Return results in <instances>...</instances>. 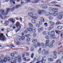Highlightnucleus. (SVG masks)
Instances as JSON below:
<instances>
[{"label":"nucleus","instance_id":"nucleus-1","mask_svg":"<svg viewBox=\"0 0 63 63\" xmlns=\"http://www.w3.org/2000/svg\"><path fill=\"white\" fill-rule=\"evenodd\" d=\"M10 10V8H6V12L5 13H4L5 10H2L1 12V15H7L8 14V12Z\"/></svg>","mask_w":63,"mask_h":63},{"label":"nucleus","instance_id":"nucleus-2","mask_svg":"<svg viewBox=\"0 0 63 63\" xmlns=\"http://www.w3.org/2000/svg\"><path fill=\"white\" fill-rule=\"evenodd\" d=\"M6 37H5V36L3 34H1L0 35V40L3 41H5L6 40Z\"/></svg>","mask_w":63,"mask_h":63},{"label":"nucleus","instance_id":"nucleus-3","mask_svg":"<svg viewBox=\"0 0 63 63\" xmlns=\"http://www.w3.org/2000/svg\"><path fill=\"white\" fill-rule=\"evenodd\" d=\"M7 60V61H10V58L8 57L7 59V57H5L4 58V62H6Z\"/></svg>","mask_w":63,"mask_h":63},{"label":"nucleus","instance_id":"nucleus-4","mask_svg":"<svg viewBox=\"0 0 63 63\" xmlns=\"http://www.w3.org/2000/svg\"><path fill=\"white\" fill-rule=\"evenodd\" d=\"M17 60L19 62H21V56L20 55H18L17 57Z\"/></svg>","mask_w":63,"mask_h":63},{"label":"nucleus","instance_id":"nucleus-5","mask_svg":"<svg viewBox=\"0 0 63 63\" xmlns=\"http://www.w3.org/2000/svg\"><path fill=\"white\" fill-rule=\"evenodd\" d=\"M49 23H50V24H51V25L50 26V28H52L53 27V25L54 24V22H52L51 21H49Z\"/></svg>","mask_w":63,"mask_h":63},{"label":"nucleus","instance_id":"nucleus-6","mask_svg":"<svg viewBox=\"0 0 63 63\" xmlns=\"http://www.w3.org/2000/svg\"><path fill=\"white\" fill-rule=\"evenodd\" d=\"M16 26H18V27H19L20 28H21V26L20 25V23L18 22H17L16 24Z\"/></svg>","mask_w":63,"mask_h":63},{"label":"nucleus","instance_id":"nucleus-7","mask_svg":"<svg viewBox=\"0 0 63 63\" xmlns=\"http://www.w3.org/2000/svg\"><path fill=\"white\" fill-rule=\"evenodd\" d=\"M38 14L40 15L43 14V11L42 10H40L38 12Z\"/></svg>","mask_w":63,"mask_h":63},{"label":"nucleus","instance_id":"nucleus-8","mask_svg":"<svg viewBox=\"0 0 63 63\" xmlns=\"http://www.w3.org/2000/svg\"><path fill=\"white\" fill-rule=\"evenodd\" d=\"M41 7L43 9H47V7L45 5H42L41 6Z\"/></svg>","mask_w":63,"mask_h":63},{"label":"nucleus","instance_id":"nucleus-9","mask_svg":"<svg viewBox=\"0 0 63 63\" xmlns=\"http://www.w3.org/2000/svg\"><path fill=\"white\" fill-rule=\"evenodd\" d=\"M52 14L49 13V12H46L44 13V15L46 16H49L50 15H52Z\"/></svg>","mask_w":63,"mask_h":63},{"label":"nucleus","instance_id":"nucleus-10","mask_svg":"<svg viewBox=\"0 0 63 63\" xmlns=\"http://www.w3.org/2000/svg\"><path fill=\"white\" fill-rule=\"evenodd\" d=\"M0 17L2 19H6L7 18V16H5L4 18H3V16L1 15V14H0Z\"/></svg>","mask_w":63,"mask_h":63},{"label":"nucleus","instance_id":"nucleus-11","mask_svg":"<svg viewBox=\"0 0 63 63\" xmlns=\"http://www.w3.org/2000/svg\"><path fill=\"white\" fill-rule=\"evenodd\" d=\"M55 32L54 31H52L50 33L51 35L52 36H54L55 35Z\"/></svg>","mask_w":63,"mask_h":63},{"label":"nucleus","instance_id":"nucleus-12","mask_svg":"<svg viewBox=\"0 0 63 63\" xmlns=\"http://www.w3.org/2000/svg\"><path fill=\"white\" fill-rule=\"evenodd\" d=\"M48 46L49 47H53V44L52 43H50L48 44Z\"/></svg>","mask_w":63,"mask_h":63},{"label":"nucleus","instance_id":"nucleus-13","mask_svg":"<svg viewBox=\"0 0 63 63\" xmlns=\"http://www.w3.org/2000/svg\"><path fill=\"white\" fill-rule=\"evenodd\" d=\"M58 14V11H55L53 13V15L54 16H56Z\"/></svg>","mask_w":63,"mask_h":63},{"label":"nucleus","instance_id":"nucleus-14","mask_svg":"<svg viewBox=\"0 0 63 63\" xmlns=\"http://www.w3.org/2000/svg\"><path fill=\"white\" fill-rule=\"evenodd\" d=\"M49 40H46V46H48V43H49Z\"/></svg>","mask_w":63,"mask_h":63},{"label":"nucleus","instance_id":"nucleus-15","mask_svg":"<svg viewBox=\"0 0 63 63\" xmlns=\"http://www.w3.org/2000/svg\"><path fill=\"white\" fill-rule=\"evenodd\" d=\"M40 20L41 22H44V19L43 17H41L40 18Z\"/></svg>","mask_w":63,"mask_h":63},{"label":"nucleus","instance_id":"nucleus-16","mask_svg":"<svg viewBox=\"0 0 63 63\" xmlns=\"http://www.w3.org/2000/svg\"><path fill=\"white\" fill-rule=\"evenodd\" d=\"M47 60L48 61H50V62H52L53 60V59L51 58H48L47 59Z\"/></svg>","mask_w":63,"mask_h":63},{"label":"nucleus","instance_id":"nucleus-17","mask_svg":"<svg viewBox=\"0 0 63 63\" xmlns=\"http://www.w3.org/2000/svg\"><path fill=\"white\" fill-rule=\"evenodd\" d=\"M42 54L43 55H44L45 54V53H46V50L44 49L42 51Z\"/></svg>","mask_w":63,"mask_h":63},{"label":"nucleus","instance_id":"nucleus-18","mask_svg":"<svg viewBox=\"0 0 63 63\" xmlns=\"http://www.w3.org/2000/svg\"><path fill=\"white\" fill-rule=\"evenodd\" d=\"M28 16H33V14L32 13H28Z\"/></svg>","mask_w":63,"mask_h":63},{"label":"nucleus","instance_id":"nucleus-19","mask_svg":"<svg viewBox=\"0 0 63 63\" xmlns=\"http://www.w3.org/2000/svg\"><path fill=\"white\" fill-rule=\"evenodd\" d=\"M37 42V39H34L32 40V43H35Z\"/></svg>","mask_w":63,"mask_h":63},{"label":"nucleus","instance_id":"nucleus-20","mask_svg":"<svg viewBox=\"0 0 63 63\" xmlns=\"http://www.w3.org/2000/svg\"><path fill=\"white\" fill-rule=\"evenodd\" d=\"M63 16L62 15H59L58 17V18L59 19H61L62 18Z\"/></svg>","mask_w":63,"mask_h":63},{"label":"nucleus","instance_id":"nucleus-21","mask_svg":"<svg viewBox=\"0 0 63 63\" xmlns=\"http://www.w3.org/2000/svg\"><path fill=\"white\" fill-rule=\"evenodd\" d=\"M62 28V26H59L57 27V29L58 30H61Z\"/></svg>","mask_w":63,"mask_h":63},{"label":"nucleus","instance_id":"nucleus-22","mask_svg":"<svg viewBox=\"0 0 63 63\" xmlns=\"http://www.w3.org/2000/svg\"><path fill=\"white\" fill-rule=\"evenodd\" d=\"M27 29L28 31H30V32H31V31H32V28H27Z\"/></svg>","mask_w":63,"mask_h":63},{"label":"nucleus","instance_id":"nucleus-23","mask_svg":"<svg viewBox=\"0 0 63 63\" xmlns=\"http://www.w3.org/2000/svg\"><path fill=\"white\" fill-rule=\"evenodd\" d=\"M29 26L30 27H33V25L31 23H29Z\"/></svg>","mask_w":63,"mask_h":63},{"label":"nucleus","instance_id":"nucleus-24","mask_svg":"<svg viewBox=\"0 0 63 63\" xmlns=\"http://www.w3.org/2000/svg\"><path fill=\"white\" fill-rule=\"evenodd\" d=\"M32 23H36V21L34 19H32Z\"/></svg>","mask_w":63,"mask_h":63},{"label":"nucleus","instance_id":"nucleus-25","mask_svg":"<svg viewBox=\"0 0 63 63\" xmlns=\"http://www.w3.org/2000/svg\"><path fill=\"white\" fill-rule=\"evenodd\" d=\"M43 35H46L47 34V32L46 31H44L42 33Z\"/></svg>","mask_w":63,"mask_h":63},{"label":"nucleus","instance_id":"nucleus-26","mask_svg":"<svg viewBox=\"0 0 63 63\" xmlns=\"http://www.w3.org/2000/svg\"><path fill=\"white\" fill-rule=\"evenodd\" d=\"M49 11H52V12H53V8L51 7L49 8Z\"/></svg>","mask_w":63,"mask_h":63},{"label":"nucleus","instance_id":"nucleus-27","mask_svg":"<svg viewBox=\"0 0 63 63\" xmlns=\"http://www.w3.org/2000/svg\"><path fill=\"white\" fill-rule=\"evenodd\" d=\"M20 6V5H16V9H17Z\"/></svg>","mask_w":63,"mask_h":63},{"label":"nucleus","instance_id":"nucleus-28","mask_svg":"<svg viewBox=\"0 0 63 63\" xmlns=\"http://www.w3.org/2000/svg\"><path fill=\"white\" fill-rule=\"evenodd\" d=\"M44 61H46V59L44 60V59L43 58H42V60L41 61V62L42 63H45L44 62Z\"/></svg>","mask_w":63,"mask_h":63},{"label":"nucleus","instance_id":"nucleus-29","mask_svg":"<svg viewBox=\"0 0 63 63\" xmlns=\"http://www.w3.org/2000/svg\"><path fill=\"white\" fill-rule=\"evenodd\" d=\"M57 63H61V60H58L56 62Z\"/></svg>","mask_w":63,"mask_h":63},{"label":"nucleus","instance_id":"nucleus-30","mask_svg":"<svg viewBox=\"0 0 63 63\" xmlns=\"http://www.w3.org/2000/svg\"><path fill=\"white\" fill-rule=\"evenodd\" d=\"M31 11L32 13H34L35 12V10L33 9L32 8L31 9Z\"/></svg>","mask_w":63,"mask_h":63},{"label":"nucleus","instance_id":"nucleus-31","mask_svg":"<svg viewBox=\"0 0 63 63\" xmlns=\"http://www.w3.org/2000/svg\"><path fill=\"white\" fill-rule=\"evenodd\" d=\"M55 31L56 34H59L60 33V31L58 30H55Z\"/></svg>","mask_w":63,"mask_h":63},{"label":"nucleus","instance_id":"nucleus-32","mask_svg":"<svg viewBox=\"0 0 63 63\" xmlns=\"http://www.w3.org/2000/svg\"><path fill=\"white\" fill-rule=\"evenodd\" d=\"M21 39L22 40H23L25 39V37L24 36H21Z\"/></svg>","mask_w":63,"mask_h":63},{"label":"nucleus","instance_id":"nucleus-33","mask_svg":"<svg viewBox=\"0 0 63 63\" xmlns=\"http://www.w3.org/2000/svg\"><path fill=\"white\" fill-rule=\"evenodd\" d=\"M10 1L11 2H12L13 3L15 4V2L14 1H16V0H10Z\"/></svg>","mask_w":63,"mask_h":63},{"label":"nucleus","instance_id":"nucleus-34","mask_svg":"<svg viewBox=\"0 0 63 63\" xmlns=\"http://www.w3.org/2000/svg\"><path fill=\"white\" fill-rule=\"evenodd\" d=\"M25 53H26V56H29V55H30V54L29 53L26 52H25Z\"/></svg>","mask_w":63,"mask_h":63},{"label":"nucleus","instance_id":"nucleus-35","mask_svg":"<svg viewBox=\"0 0 63 63\" xmlns=\"http://www.w3.org/2000/svg\"><path fill=\"white\" fill-rule=\"evenodd\" d=\"M49 53V50H47L46 51V54H47Z\"/></svg>","mask_w":63,"mask_h":63},{"label":"nucleus","instance_id":"nucleus-36","mask_svg":"<svg viewBox=\"0 0 63 63\" xmlns=\"http://www.w3.org/2000/svg\"><path fill=\"white\" fill-rule=\"evenodd\" d=\"M11 55L12 57H14L15 56V54L14 53H11Z\"/></svg>","mask_w":63,"mask_h":63},{"label":"nucleus","instance_id":"nucleus-37","mask_svg":"<svg viewBox=\"0 0 63 63\" xmlns=\"http://www.w3.org/2000/svg\"><path fill=\"white\" fill-rule=\"evenodd\" d=\"M61 24V22H57L56 24V25H59V24Z\"/></svg>","mask_w":63,"mask_h":63},{"label":"nucleus","instance_id":"nucleus-38","mask_svg":"<svg viewBox=\"0 0 63 63\" xmlns=\"http://www.w3.org/2000/svg\"><path fill=\"white\" fill-rule=\"evenodd\" d=\"M3 25L4 26H7L8 25V23L5 22V23L3 24Z\"/></svg>","mask_w":63,"mask_h":63},{"label":"nucleus","instance_id":"nucleus-39","mask_svg":"<svg viewBox=\"0 0 63 63\" xmlns=\"http://www.w3.org/2000/svg\"><path fill=\"white\" fill-rule=\"evenodd\" d=\"M15 19H14L11 18V19H9L8 20L10 21H12L13 20H14Z\"/></svg>","mask_w":63,"mask_h":63},{"label":"nucleus","instance_id":"nucleus-40","mask_svg":"<svg viewBox=\"0 0 63 63\" xmlns=\"http://www.w3.org/2000/svg\"><path fill=\"white\" fill-rule=\"evenodd\" d=\"M53 54L54 55H56V54H57V52L56 51H54Z\"/></svg>","mask_w":63,"mask_h":63},{"label":"nucleus","instance_id":"nucleus-41","mask_svg":"<svg viewBox=\"0 0 63 63\" xmlns=\"http://www.w3.org/2000/svg\"><path fill=\"white\" fill-rule=\"evenodd\" d=\"M32 18H33V19H37V17L35 16H32L31 17Z\"/></svg>","mask_w":63,"mask_h":63},{"label":"nucleus","instance_id":"nucleus-42","mask_svg":"<svg viewBox=\"0 0 63 63\" xmlns=\"http://www.w3.org/2000/svg\"><path fill=\"white\" fill-rule=\"evenodd\" d=\"M51 3L53 4H56V2L55 1H52L51 2Z\"/></svg>","mask_w":63,"mask_h":63},{"label":"nucleus","instance_id":"nucleus-43","mask_svg":"<svg viewBox=\"0 0 63 63\" xmlns=\"http://www.w3.org/2000/svg\"><path fill=\"white\" fill-rule=\"evenodd\" d=\"M36 34L35 33H34L33 34V37H34V38H35V37H36Z\"/></svg>","mask_w":63,"mask_h":63},{"label":"nucleus","instance_id":"nucleus-44","mask_svg":"<svg viewBox=\"0 0 63 63\" xmlns=\"http://www.w3.org/2000/svg\"><path fill=\"white\" fill-rule=\"evenodd\" d=\"M30 38H27V42H29V41H30Z\"/></svg>","mask_w":63,"mask_h":63},{"label":"nucleus","instance_id":"nucleus-45","mask_svg":"<svg viewBox=\"0 0 63 63\" xmlns=\"http://www.w3.org/2000/svg\"><path fill=\"white\" fill-rule=\"evenodd\" d=\"M45 38L46 39H49V37L48 35H46L45 36Z\"/></svg>","mask_w":63,"mask_h":63},{"label":"nucleus","instance_id":"nucleus-46","mask_svg":"<svg viewBox=\"0 0 63 63\" xmlns=\"http://www.w3.org/2000/svg\"><path fill=\"white\" fill-rule=\"evenodd\" d=\"M41 49H42L41 48L39 49V53H41Z\"/></svg>","mask_w":63,"mask_h":63},{"label":"nucleus","instance_id":"nucleus-47","mask_svg":"<svg viewBox=\"0 0 63 63\" xmlns=\"http://www.w3.org/2000/svg\"><path fill=\"white\" fill-rule=\"evenodd\" d=\"M40 57L39 56L38 59H37V61H40Z\"/></svg>","mask_w":63,"mask_h":63},{"label":"nucleus","instance_id":"nucleus-48","mask_svg":"<svg viewBox=\"0 0 63 63\" xmlns=\"http://www.w3.org/2000/svg\"><path fill=\"white\" fill-rule=\"evenodd\" d=\"M49 19H50V20H51V19H53V18L51 16H49Z\"/></svg>","mask_w":63,"mask_h":63},{"label":"nucleus","instance_id":"nucleus-49","mask_svg":"<svg viewBox=\"0 0 63 63\" xmlns=\"http://www.w3.org/2000/svg\"><path fill=\"white\" fill-rule=\"evenodd\" d=\"M16 44L17 45H20V43L19 42H17L16 43Z\"/></svg>","mask_w":63,"mask_h":63},{"label":"nucleus","instance_id":"nucleus-50","mask_svg":"<svg viewBox=\"0 0 63 63\" xmlns=\"http://www.w3.org/2000/svg\"><path fill=\"white\" fill-rule=\"evenodd\" d=\"M59 14L61 16L63 15V12H60L59 13Z\"/></svg>","mask_w":63,"mask_h":63},{"label":"nucleus","instance_id":"nucleus-51","mask_svg":"<svg viewBox=\"0 0 63 63\" xmlns=\"http://www.w3.org/2000/svg\"><path fill=\"white\" fill-rule=\"evenodd\" d=\"M53 9L55 11H58V8H54Z\"/></svg>","mask_w":63,"mask_h":63},{"label":"nucleus","instance_id":"nucleus-52","mask_svg":"<svg viewBox=\"0 0 63 63\" xmlns=\"http://www.w3.org/2000/svg\"><path fill=\"white\" fill-rule=\"evenodd\" d=\"M42 47L43 48H45V47H46V46H45V44H44V45H43L42 46Z\"/></svg>","mask_w":63,"mask_h":63},{"label":"nucleus","instance_id":"nucleus-53","mask_svg":"<svg viewBox=\"0 0 63 63\" xmlns=\"http://www.w3.org/2000/svg\"><path fill=\"white\" fill-rule=\"evenodd\" d=\"M15 7H14L13 8H12L11 9V11H13L14 10V9H15Z\"/></svg>","mask_w":63,"mask_h":63},{"label":"nucleus","instance_id":"nucleus-54","mask_svg":"<svg viewBox=\"0 0 63 63\" xmlns=\"http://www.w3.org/2000/svg\"><path fill=\"white\" fill-rule=\"evenodd\" d=\"M30 60L29 59H28L26 60L25 61V62H28V61H30Z\"/></svg>","mask_w":63,"mask_h":63},{"label":"nucleus","instance_id":"nucleus-55","mask_svg":"<svg viewBox=\"0 0 63 63\" xmlns=\"http://www.w3.org/2000/svg\"><path fill=\"white\" fill-rule=\"evenodd\" d=\"M37 45L39 47L40 46V43L39 42H38L37 43Z\"/></svg>","mask_w":63,"mask_h":63},{"label":"nucleus","instance_id":"nucleus-56","mask_svg":"<svg viewBox=\"0 0 63 63\" xmlns=\"http://www.w3.org/2000/svg\"><path fill=\"white\" fill-rule=\"evenodd\" d=\"M36 26L37 27H39V25L38 24H36Z\"/></svg>","mask_w":63,"mask_h":63},{"label":"nucleus","instance_id":"nucleus-57","mask_svg":"<svg viewBox=\"0 0 63 63\" xmlns=\"http://www.w3.org/2000/svg\"><path fill=\"white\" fill-rule=\"evenodd\" d=\"M20 28H19L17 30V31H16V32L17 33V32H18V31H19V30H20Z\"/></svg>","mask_w":63,"mask_h":63},{"label":"nucleus","instance_id":"nucleus-58","mask_svg":"<svg viewBox=\"0 0 63 63\" xmlns=\"http://www.w3.org/2000/svg\"><path fill=\"white\" fill-rule=\"evenodd\" d=\"M36 58H34V59L33 60V62H34L35 61H36Z\"/></svg>","mask_w":63,"mask_h":63},{"label":"nucleus","instance_id":"nucleus-59","mask_svg":"<svg viewBox=\"0 0 63 63\" xmlns=\"http://www.w3.org/2000/svg\"><path fill=\"white\" fill-rule=\"evenodd\" d=\"M34 56V54L32 53V54L31 56V57L32 58H33V56Z\"/></svg>","mask_w":63,"mask_h":63},{"label":"nucleus","instance_id":"nucleus-60","mask_svg":"<svg viewBox=\"0 0 63 63\" xmlns=\"http://www.w3.org/2000/svg\"><path fill=\"white\" fill-rule=\"evenodd\" d=\"M30 36V35L29 34H27L26 35V37H29Z\"/></svg>","mask_w":63,"mask_h":63},{"label":"nucleus","instance_id":"nucleus-61","mask_svg":"<svg viewBox=\"0 0 63 63\" xmlns=\"http://www.w3.org/2000/svg\"><path fill=\"white\" fill-rule=\"evenodd\" d=\"M34 47H37V44H34Z\"/></svg>","mask_w":63,"mask_h":63},{"label":"nucleus","instance_id":"nucleus-62","mask_svg":"<svg viewBox=\"0 0 63 63\" xmlns=\"http://www.w3.org/2000/svg\"><path fill=\"white\" fill-rule=\"evenodd\" d=\"M4 60H1L0 61V63H3V62H4Z\"/></svg>","mask_w":63,"mask_h":63},{"label":"nucleus","instance_id":"nucleus-63","mask_svg":"<svg viewBox=\"0 0 63 63\" xmlns=\"http://www.w3.org/2000/svg\"><path fill=\"white\" fill-rule=\"evenodd\" d=\"M43 30V27H41L40 28V30H41V31H42Z\"/></svg>","mask_w":63,"mask_h":63},{"label":"nucleus","instance_id":"nucleus-64","mask_svg":"<svg viewBox=\"0 0 63 63\" xmlns=\"http://www.w3.org/2000/svg\"><path fill=\"white\" fill-rule=\"evenodd\" d=\"M31 51H34V49H33V48H31Z\"/></svg>","mask_w":63,"mask_h":63}]
</instances>
